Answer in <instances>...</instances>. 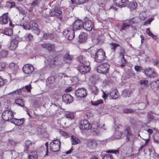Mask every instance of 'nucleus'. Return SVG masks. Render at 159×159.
Segmentation results:
<instances>
[{
	"instance_id": "nucleus-1",
	"label": "nucleus",
	"mask_w": 159,
	"mask_h": 159,
	"mask_svg": "<svg viewBox=\"0 0 159 159\" xmlns=\"http://www.w3.org/2000/svg\"><path fill=\"white\" fill-rule=\"evenodd\" d=\"M91 51V54L95 56L94 60L98 62H100L106 59L105 52L102 49L97 50L95 48H90L88 52Z\"/></svg>"
},
{
	"instance_id": "nucleus-2",
	"label": "nucleus",
	"mask_w": 159,
	"mask_h": 159,
	"mask_svg": "<svg viewBox=\"0 0 159 159\" xmlns=\"http://www.w3.org/2000/svg\"><path fill=\"white\" fill-rule=\"evenodd\" d=\"M21 26L23 27L25 30H32L36 31V33L38 34L40 31L38 28V25L33 21H30V22H24L23 23H21L20 24Z\"/></svg>"
},
{
	"instance_id": "nucleus-3",
	"label": "nucleus",
	"mask_w": 159,
	"mask_h": 159,
	"mask_svg": "<svg viewBox=\"0 0 159 159\" xmlns=\"http://www.w3.org/2000/svg\"><path fill=\"white\" fill-rule=\"evenodd\" d=\"M148 104V102L146 97L143 101V102L140 103H136V106H138V109H125L123 110V113H133L137 110L142 109L145 108L146 105Z\"/></svg>"
},
{
	"instance_id": "nucleus-4",
	"label": "nucleus",
	"mask_w": 159,
	"mask_h": 159,
	"mask_svg": "<svg viewBox=\"0 0 159 159\" xmlns=\"http://www.w3.org/2000/svg\"><path fill=\"white\" fill-rule=\"evenodd\" d=\"M61 141L58 139L53 140L49 144L50 150L54 152L58 151L60 148Z\"/></svg>"
},
{
	"instance_id": "nucleus-5",
	"label": "nucleus",
	"mask_w": 159,
	"mask_h": 159,
	"mask_svg": "<svg viewBox=\"0 0 159 159\" xmlns=\"http://www.w3.org/2000/svg\"><path fill=\"white\" fill-rule=\"evenodd\" d=\"M15 114V113L10 109H7L2 113V117L4 120L8 121L11 122V120L13 119V116Z\"/></svg>"
},
{
	"instance_id": "nucleus-6",
	"label": "nucleus",
	"mask_w": 159,
	"mask_h": 159,
	"mask_svg": "<svg viewBox=\"0 0 159 159\" xmlns=\"http://www.w3.org/2000/svg\"><path fill=\"white\" fill-rule=\"evenodd\" d=\"M143 72L145 75L150 78L156 77L157 76L156 73L153 68L148 67L143 70Z\"/></svg>"
},
{
	"instance_id": "nucleus-7",
	"label": "nucleus",
	"mask_w": 159,
	"mask_h": 159,
	"mask_svg": "<svg viewBox=\"0 0 159 159\" xmlns=\"http://www.w3.org/2000/svg\"><path fill=\"white\" fill-rule=\"evenodd\" d=\"M110 66L107 63H104L98 66L97 71L98 73L105 74L108 72Z\"/></svg>"
},
{
	"instance_id": "nucleus-8",
	"label": "nucleus",
	"mask_w": 159,
	"mask_h": 159,
	"mask_svg": "<svg viewBox=\"0 0 159 159\" xmlns=\"http://www.w3.org/2000/svg\"><path fill=\"white\" fill-rule=\"evenodd\" d=\"M87 91L84 88H81L77 89L75 91V95L78 98L85 97L87 95Z\"/></svg>"
},
{
	"instance_id": "nucleus-9",
	"label": "nucleus",
	"mask_w": 159,
	"mask_h": 159,
	"mask_svg": "<svg viewBox=\"0 0 159 159\" xmlns=\"http://www.w3.org/2000/svg\"><path fill=\"white\" fill-rule=\"evenodd\" d=\"M74 30L71 29L65 30L63 33L66 38L69 40H72L74 37Z\"/></svg>"
},
{
	"instance_id": "nucleus-10",
	"label": "nucleus",
	"mask_w": 159,
	"mask_h": 159,
	"mask_svg": "<svg viewBox=\"0 0 159 159\" xmlns=\"http://www.w3.org/2000/svg\"><path fill=\"white\" fill-rule=\"evenodd\" d=\"M124 133L126 135V139L128 142H130L133 144L135 139V137L132 135L130 131L129 127H127L125 129Z\"/></svg>"
},
{
	"instance_id": "nucleus-11",
	"label": "nucleus",
	"mask_w": 159,
	"mask_h": 159,
	"mask_svg": "<svg viewBox=\"0 0 159 159\" xmlns=\"http://www.w3.org/2000/svg\"><path fill=\"white\" fill-rule=\"evenodd\" d=\"M90 63L89 61L85 62V64H83L79 67V70L81 73L84 74L89 70Z\"/></svg>"
},
{
	"instance_id": "nucleus-12",
	"label": "nucleus",
	"mask_w": 159,
	"mask_h": 159,
	"mask_svg": "<svg viewBox=\"0 0 159 159\" xmlns=\"http://www.w3.org/2000/svg\"><path fill=\"white\" fill-rule=\"evenodd\" d=\"M83 28L85 30L90 31L93 28L94 23L90 20L85 21L83 24Z\"/></svg>"
},
{
	"instance_id": "nucleus-13",
	"label": "nucleus",
	"mask_w": 159,
	"mask_h": 159,
	"mask_svg": "<svg viewBox=\"0 0 159 159\" xmlns=\"http://www.w3.org/2000/svg\"><path fill=\"white\" fill-rule=\"evenodd\" d=\"M90 125L89 121L86 120H81L80 122V128L81 130H86L90 128Z\"/></svg>"
},
{
	"instance_id": "nucleus-14",
	"label": "nucleus",
	"mask_w": 159,
	"mask_h": 159,
	"mask_svg": "<svg viewBox=\"0 0 159 159\" xmlns=\"http://www.w3.org/2000/svg\"><path fill=\"white\" fill-rule=\"evenodd\" d=\"M24 72L26 74L31 73L34 70V67L32 65L28 64L25 65L23 68Z\"/></svg>"
},
{
	"instance_id": "nucleus-15",
	"label": "nucleus",
	"mask_w": 159,
	"mask_h": 159,
	"mask_svg": "<svg viewBox=\"0 0 159 159\" xmlns=\"http://www.w3.org/2000/svg\"><path fill=\"white\" fill-rule=\"evenodd\" d=\"M62 13V10L59 7H54L50 13L51 16H55L60 15Z\"/></svg>"
},
{
	"instance_id": "nucleus-16",
	"label": "nucleus",
	"mask_w": 159,
	"mask_h": 159,
	"mask_svg": "<svg viewBox=\"0 0 159 159\" xmlns=\"http://www.w3.org/2000/svg\"><path fill=\"white\" fill-rule=\"evenodd\" d=\"M83 22L80 20H77L75 22L73 26V29L74 30H79L83 28Z\"/></svg>"
},
{
	"instance_id": "nucleus-17",
	"label": "nucleus",
	"mask_w": 159,
	"mask_h": 159,
	"mask_svg": "<svg viewBox=\"0 0 159 159\" xmlns=\"http://www.w3.org/2000/svg\"><path fill=\"white\" fill-rule=\"evenodd\" d=\"M122 128V126L120 125L116 129L114 134V136L115 139H119L121 138L123 133V132L120 130V129L119 130V129H120Z\"/></svg>"
},
{
	"instance_id": "nucleus-18",
	"label": "nucleus",
	"mask_w": 159,
	"mask_h": 159,
	"mask_svg": "<svg viewBox=\"0 0 159 159\" xmlns=\"http://www.w3.org/2000/svg\"><path fill=\"white\" fill-rule=\"evenodd\" d=\"M128 0H113L114 5L117 7H124L125 6Z\"/></svg>"
},
{
	"instance_id": "nucleus-19",
	"label": "nucleus",
	"mask_w": 159,
	"mask_h": 159,
	"mask_svg": "<svg viewBox=\"0 0 159 159\" xmlns=\"http://www.w3.org/2000/svg\"><path fill=\"white\" fill-rule=\"evenodd\" d=\"M109 94L112 99H117L119 97V94L116 89H111Z\"/></svg>"
},
{
	"instance_id": "nucleus-20",
	"label": "nucleus",
	"mask_w": 159,
	"mask_h": 159,
	"mask_svg": "<svg viewBox=\"0 0 159 159\" xmlns=\"http://www.w3.org/2000/svg\"><path fill=\"white\" fill-rule=\"evenodd\" d=\"M9 17L7 15V13L3 14L0 17V23L1 24H6L8 22Z\"/></svg>"
},
{
	"instance_id": "nucleus-21",
	"label": "nucleus",
	"mask_w": 159,
	"mask_h": 159,
	"mask_svg": "<svg viewBox=\"0 0 159 159\" xmlns=\"http://www.w3.org/2000/svg\"><path fill=\"white\" fill-rule=\"evenodd\" d=\"M62 97L63 101L66 103H70L73 100V97L69 94H64Z\"/></svg>"
},
{
	"instance_id": "nucleus-22",
	"label": "nucleus",
	"mask_w": 159,
	"mask_h": 159,
	"mask_svg": "<svg viewBox=\"0 0 159 159\" xmlns=\"http://www.w3.org/2000/svg\"><path fill=\"white\" fill-rule=\"evenodd\" d=\"M19 41L16 39H12L9 48L11 50H14L17 47Z\"/></svg>"
},
{
	"instance_id": "nucleus-23",
	"label": "nucleus",
	"mask_w": 159,
	"mask_h": 159,
	"mask_svg": "<svg viewBox=\"0 0 159 159\" xmlns=\"http://www.w3.org/2000/svg\"><path fill=\"white\" fill-rule=\"evenodd\" d=\"M151 88L155 91H157L159 87V80H157L152 81L150 84Z\"/></svg>"
},
{
	"instance_id": "nucleus-24",
	"label": "nucleus",
	"mask_w": 159,
	"mask_h": 159,
	"mask_svg": "<svg viewBox=\"0 0 159 159\" xmlns=\"http://www.w3.org/2000/svg\"><path fill=\"white\" fill-rule=\"evenodd\" d=\"M24 121V120L23 118L20 119L13 118V119L11 120V122L17 126H20L23 123Z\"/></svg>"
},
{
	"instance_id": "nucleus-25",
	"label": "nucleus",
	"mask_w": 159,
	"mask_h": 159,
	"mask_svg": "<svg viewBox=\"0 0 159 159\" xmlns=\"http://www.w3.org/2000/svg\"><path fill=\"white\" fill-rule=\"evenodd\" d=\"M32 143L30 140H27L25 143L24 151L26 153H28L29 151L30 147L31 146Z\"/></svg>"
},
{
	"instance_id": "nucleus-26",
	"label": "nucleus",
	"mask_w": 159,
	"mask_h": 159,
	"mask_svg": "<svg viewBox=\"0 0 159 159\" xmlns=\"http://www.w3.org/2000/svg\"><path fill=\"white\" fill-rule=\"evenodd\" d=\"M48 142L45 143V145L43 146L40 148V150L41 151L42 153L45 154V156L47 155L48 152Z\"/></svg>"
},
{
	"instance_id": "nucleus-27",
	"label": "nucleus",
	"mask_w": 159,
	"mask_h": 159,
	"mask_svg": "<svg viewBox=\"0 0 159 159\" xmlns=\"http://www.w3.org/2000/svg\"><path fill=\"white\" fill-rule=\"evenodd\" d=\"M42 48L47 49L48 51L53 50L54 48L53 45L49 43H44L41 45Z\"/></svg>"
},
{
	"instance_id": "nucleus-28",
	"label": "nucleus",
	"mask_w": 159,
	"mask_h": 159,
	"mask_svg": "<svg viewBox=\"0 0 159 159\" xmlns=\"http://www.w3.org/2000/svg\"><path fill=\"white\" fill-rule=\"evenodd\" d=\"M64 116L70 120H72L74 118V115L73 112L66 111L64 113Z\"/></svg>"
},
{
	"instance_id": "nucleus-29",
	"label": "nucleus",
	"mask_w": 159,
	"mask_h": 159,
	"mask_svg": "<svg viewBox=\"0 0 159 159\" xmlns=\"http://www.w3.org/2000/svg\"><path fill=\"white\" fill-rule=\"evenodd\" d=\"M73 58L72 55H70L67 53L64 55L63 57V60L66 63H68Z\"/></svg>"
},
{
	"instance_id": "nucleus-30",
	"label": "nucleus",
	"mask_w": 159,
	"mask_h": 159,
	"mask_svg": "<svg viewBox=\"0 0 159 159\" xmlns=\"http://www.w3.org/2000/svg\"><path fill=\"white\" fill-rule=\"evenodd\" d=\"M71 141L72 145H76L79 143L80 142V140L76 137L72 135Z\"/></svg>"
},
{
	"instance_id": "nucleus-31",
	"label": "nucleus",
	"mask_w": 159,
	"mask_h": 159,
	"mask_svg": "<svg viewBox=\"0 0 159 159\" xmlns=\"http://www.w3.org/2000/svg\"><path fill=\"white\" fill-rule=\"evenodd\" d=\"M87 34L86 33L82 32L79 36L80 41L82 42H84L86 39Z\"/></svg>"
},
{
	"instance_id": "nucleus-32",
	"label": "nucleus",
	"mask_w": 159,
	"mask_h": 159,
	"mask_svg": "<svg viewBox=\"0 0 159 159\" xmlns=\"http://www.w3.org/2000/svg\"><path fill=\"white\" fill-rule=\"evenodd\" d=\"M28 159H38V155L37 152L33 151L31 152L28 156Z\"/></svg>"
},
{
	"instance_id": "nucleus-33",
	"label": "nucleus",
	"mask_w": 159,
	"mask_h": 159,
	"mask_svg": "<svg viewBox=\"0 0 159 159\" xmlns=\"http://www.w3.org/2000/svg\"><path fill=\"white\" fill-rule=\"evenodd\" d=\"M97 143L96 140L90 139L88 143V145L90 147H95L97 145Z\"/></svg>"
},
{
	"instance_id": "nucleus-34",
	"label": "nucleus",
	"mask_w": 159,
	"mask_h": 159,
	"mask_svg": "<svg viewBox=\"0 0 159 159\" xmlns=\"http://www.w3.org/2000/svg\"><path fill=\"white\" fill-rule=\"evenodd\" d=\"M131 90L129 89H124L122 92V95L125 97H129L130 96Z\"/></svg>"
},
{
	"instance_id": "nucleus-35",
	"label": "nucleus",
	"mask_w": 159,
	"mask_h": 159,
	"mask_svg": "<svg viewBox=\"0 0 159 159\" xmlns=\"http://www.w3.org/2000/svg\"><path fill=\"white\" fill-rule=\"evenodd\" d=\"M111 52H114L118 47L119 46L118 44L117 43H113L110 44Z\"/></svg>"
},
{
	"instance_id": "nucleus-36",
	"label": "nucleus",
	"mask_w": 159,
	"mask_h": 159,
	"mask_svg": "<svg viewBox=\"0 0 159 159\" xmlns=\"http://www.w3.org/2000/svg\"><path fill=\"white\" fill-rule=\"evenodd\" d=\"M55 81V78L53 76H51L49 77L46 81V84L48 85H51L52 84H53Z\"/></svg>"
},
{
	"instance_id": "nucleus-37",
	"label": "nucleus",
	"mask_w": 159,
	"mask_h": 159,
	"mask_svg": "<svg viewBox=\"0 0 159 159\" xmlns=\"http://www.w3.org/2000/svg\"><path fill=\"white\" fill-rule=\"evenodd\" d=\"M11 8L13 7H16V8H17L19 12L21 14H24L25 13V11H24L21 8H20V7H16L15 6V2H11Z\"/></svg>"
},
{
	"instance_id": "nucleus-38",
	"label": "nucleus",
	"mask_w": 159,
	"mask_h": 159,
	"mask_svg": "<svg viewBox=\"0 0 159 159\" xmlns=\"http://www.w3.org/2000/svg\"><path fill=\"white\" fill-rule=\"evenodd\" d=\"M15 103L18 106L21 107H23L24 106L23 104V102L21 99H17L15 100Z\"/></svg>"
},
{
	"instance_id": "nucleus-39",
	"label": "nucleus",
	"mask_w": 159,
	"mask_h": 159,
	"mask_svg": "<svg viewBox=\"0 0 159 159\" xmlns=\"http://www.w3.org/2000/svg\"><path fill=\"white\" fill-rule=\"evenodd\" d=\"M149 140V138L146 139H143L140 143L141 148H143L144 147L146 146L148 144Z\"/></svg>"
},
{
	"instance_id": "nucleus-40",
	"label": "nucleus",
	"mask_w": 159,
	"mask_h": 159,
	"mask_svg": "<svg viewBox=\"0 0 159 159\" xmlns=\"http://www.w3.org/2000/svg\"><path fill=\"white\" fill-rule=\"evenodd\" d=\"M77 60L80 63H82V64H85V62L88 61L86 60L85 58H84L83 56L82 55H80L78 57Z\"/></svg>"
},
{
	"instance_id": "nucleus-41",
	"label": "nucleus",
	"mask_w": 159,
	"mask_h": 159,
	"mask_svg": "<svg viewBox=\"0 0 159 159\" xmlns=\"http://www.w3.org/2000/svg\"><path fill=\"white\" fill-rule=\"evenodd\" d=\"M137 7V3L135 2H131L129 3L128 7L130 8L131 10L135 9Z\"/></svg>"
},
{
	"instance_id": "nucleus-42",
	"label": "nucleus",
	"mask_w": 159,
	"mask_h": 159,
	"mask_svg": "<svg viewBox=\"0 0 159 159\" xmlns=\"http://www.w3.org/2000/svg\"><path fill=\"white\" fill-rule=\"evenodd\" d=\"M12 158L11 159H19V154L18 153L13 151L11 152Z\"/></svg>"
},
{
	"instance_id": "nucleus-43",
	"label": "nucleus",
	"mask_w": 159,
	"mask_h": 159,
	"mask_svg": "<svg viewBox=\"0 0 159 159\" xmlns=\"http://www.w3.org/2000/svg\"><path fill=\"white\" fill-rule=\"evenodd\" d=\"M103 102V101L102 100L100 99L98 100L97 101H92L91 102V104L94 106H98V105L102 104Z\"/></svg>"
},
{
	"instance_id": "nucleus-44",
	"label": "nucleus",
	"mask_w": 159,
	"mask_h": 159,
	"mask_svg": "<svg viewBox=\"0 0 159 159\" xmlns=\"http://www.w3.org/2000/svg\"><path fill=\"white\" fill-rule=\"evenodd\" d=\"M22 89L23 88L17 89L16 90H15L11 93H10L9 94H13L14 95H15L16 94L20 95L21 94Z\"/></svg>"
},
{
	"instance_id": "nucleus-45",
	"label": "nucleus",
	"mask_w": 159,
	"mask_h": 159,
	"mask_svg": "<svg viewBox=\"0 0 159 159\" xmlns=\"http://www.w3.org/2000/svg\"><path fill=\"white\" fill-rule=\"evenodd\" d=\"M4 33L6 35L11 36L13 34L12 29V28H9L6 29V31H4Z\"/></svg>"
},
{
	"instance_id": "nucleus-46",
	"label": "nucleus",
	"mask_w": 159,
	"mask_h": 159,
	"mask_svg": "<svg viewBox=\"0 0 159 159\" xmlns=\"http://www.w3.org/2000/svg\"><path fill=\"white\" fill-rule=\"evenodd\" d=\"M90 129H92L93 131H96L99 127L98 124H93L92 125H90Z\"/></svg>"
},
{
	"instance_id": "nucleus-47",
	"label": "nucleus",
	"mask_w": 159,
	"mask_h": 159,
	"mask_svg": "<svg viewBox=\"0 0 159 159\" xmlns=\"http://www.w3.org/2000/svg\"><path fill=\"white\" fill-rule=\"evenodd\" d=\"M41 0H35V1L33 2L30 4V7L31 8L30 10H32L33 8L35 6H38L39 4V1H40Z\"/></svg>"
},
{
	"instance_id": "nucleus-48",
	"label": "nucleus",
	"mask_w": 159,
	"mask_h": 159,
	"mask_svg": "<svg viewBox=\"0 0 159 159\" xmlns=\"http://www.w3.org/2000/svg\"><path fill=\"white\" fill-rule=\"evenodd\" d=\"M129 26V24L123 23L120 29V30L122 31L123 30H125L128 28Z\"/></svg>"
},
{
	"instance_id": "nucleus-49",
	"label": "nucleus",
	"mask_w": 159,
	"mask_h": 159,
	"mask_svg": "<svg viewBox=\"0 0 159 159\" xmlns=\"http://www.w3.org/2000/svg\"><path fill=\"white\" fill-rule=\"evenodd\" d=\"M140 84L141 85L144 84L147 87L148 86L150 85V83L147 80H141L140 81Z\"/></svg>"
},
{
	"instance_id": "nucleus-50",
	"label": "nucleus",
	"mask_w": 159,
	"mask_h": 159,
	"mask_svg": "<svg viewBox=\"0 0 159 159\" xmlns=\"http://www.w3.org/2000/svg\"><path fill=\"white\" fill-rule=\"evenodd\" d=\"M9 67L11 69L13 70H15L18 68L17 64L14 62L10 63L9 65Z\"/></svg>"
},
{
	"instance_id": "nucleus-51",
	"label": "nucleus",
	"mask_w": 159,
	"mask_h": 159,
	"mask_svg": "<svg viewBox=\"0 0 159 159\" xmlns=\"http://www.w3.org/2000/svg\"><path fill=\"white\" fill-rule=\"evenodd\" d=\"M7 54V51L2 50L0 52V58L6 57Z\"/></svg>"
},
{
	"instance_id": "nucleus-52",
	"label": "nucleus",
	"mask_w": 159,
	"mask_h": 159,
	"mask_svg": "<svg viewBox=\"0 0 159 159\" xmlns=\"http://www.w3.org/2000/svg\"><path fill=\"white\" fill-rule=\"evenodd\" d=\"M151 112H149L148 114V120L147 122L148 123L153 118V116L151 114Z\"/></svg>"
},
{
	"instance_id": "nucleus-53",
	"label": "nucleus",
	"mask_w": 159,
	"mask_h": 159,
	"mask_svg": "<svg viewBox=\"0 0 159 159\" xmlns=\"http://www.w3.org/2000/svg\"><path fill=\"white\" fill-rule=\"evenodd\" d=\"M10 102L9 100H5L4 103V107L5 108H8L10 106Z\"/></svg>"
},
{
	"instance_id": "nucleus-54",
	"label": "nucleus",
	"mask_w": 159,
	"mask_h": 159,
	"mask_svg": "<svg viewBox=\"0 0 159 159\" xmlns=\"http://www.w3.org/2000/svg\"><path fill=\"white\" fill-rule=\"evenodd\" d=\"M146 32L147 34L149 36L152 37L153 38H154L155 35L150 31L149 28L146 29Z\"/></svg>"
},
{
	"instance_id": "nucleus-55",
	"label": "nucleus",
	"mask_w": 159,
	"mask_h": 159,
	"mask_svg": "<svg viewBox=\"0 0 159 159\" xmlns=\"http://www.w3.org/2000/svg\"><path fill=\"white\" fill-rule=\"evenodd\" d=\"M129 25L132 24H135L138 23L137 21L135 18L132 19L128 20Z\"/></svg>"
},
{
	"instance_id": "nucleus-56",
	"label": "nucleus",
	"mask_w": 159,
	"mask_h": 159,
	"mask_svg": "<svg viewBox=\"0 0 159 159\" xmlns=\"http://www.w3.org/2000/svg\"><path fill=\"white\" fill-rule=\"evenodd\" d=\"M126 63V61L123 56L121 59V63H120V66H124L125 65Z\"/></svg>"
},
{
	"instance_id": "nucleus-57",
	"label": "nucleus",
	"mask_w": 159,
	"mask_h": 159,
	"mask_svg": "<svg viewBox=\"0 0 159 159\" xmlns=\"http://www.w3.org/2000/svg\"><path fill=\"white\" fill-rule=\"evenodd\" d=\"M60 134L64 136L65 138H66L69 137V135L68 134L63 131H61L60 132Z\"/></svg>"
},
{
	"instance_id": "nucleus-58",
	"label": "nucleus",
	"mask_w": 159,
	"mask_h": 159,
	"mask_svg": "<svg viewBox=\"0 0 159 159\" xmlns=\"http://www.w3.org/2000/svg\"><path fill=\"white\" fill-rule=\"evenodd\" d=\"M6 65L4 63H0V71H2L4 70Z\"/></svg>"
},
{
	"instance_id": "nucleus-59",
	"label": "nucleus",
	"mask_w": 159,
	"mask_h": 159,
	"mask_svg": "<svg viewBox=\"0 0 159 159\" xmlns=\"http://www.w3.org/2000/svg\"><path fill=\"white\" fill-rule=\"evenodd\" d=\"M92 92L94 95H97L98 93V89L95 86L93 87L92 88Z\"/></svg>"
},
{
	"instance_id": "nucleus-60",
	"label": "nucleus",
	"mask_w": 159,
	"mask_h": 159,
	"mask_svg": "<svg viewBox=\"0 0 159 159\" xmlns=\"http://www.w3.org/2000/svg\"><path fill=\"white\" fill-rule=\"evenodd\" d=\"M102 159H113V157L111 155L108 154L104 156Z\"/></svg>"
},
{
	"instance_id": "nucleus-61",
	"label": "nucleus",
	"mask_w": 159,
	"mask_h": 159,
	"mask_svg": "<svg viewBox=\"0 0 159 159\" xmlns=\"http://www.w3.org/2000/svg\"><path fill=\"white\" fill-rule=\"evenodd\" d=\"M135 70L137 71L138 72L142 70L143 71V69H142V67L140 66H134Z\"/></svg>"
},
{
	"instance_id": "nucleus-62",
	"label": "nucleus",
	"mask_w": 159,
	"mask_h": 159,
	"mask_svg": "<svg viewBox=\"0 0 159 159\" xmlns=\"http://www.w3.org/2000/svg\"><path fill=\"white\" fill-rule=\"evenodd\" d=\"M25 89L28 92H30L31 89H32L31 85L30 84L26 85L25 86Z\"/></svg>"
},
{
	"instance_id": "nucleus-63",
	"label": "nucleus",
	"mask_w": 159,
	"mask_h": 159,
	"mask_svg": "<svg viewBox=\"0 0 159 159\" xmlns=\"http://www.w3.org/2000/svg\"><path fill=\"white\" fill-rule=\"evenodd\" d=\"M107 152L108 153H110L111 152H112V153H115L116 154L119 153V151L117 150H113V151H111V150H108L107 151Z\"/></svg>"
},
{
	"instance_id": "nucleus-64",
	"label": "nucleus",
	"mask_w": 159,
	"mask_h": 159,
	"mask_svg": "<svg viewBox=\"0 0 159 159\" xmlns=\"http://www.w3.org/2000/svg\"><path fill=\"white\" fill-rule=\"evenodd\" d=\"M37 133L38 134H40L42 133V129L40 128H37L36 129Z\"/></svg>"
}]
</instances>
